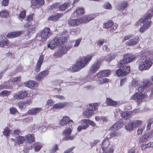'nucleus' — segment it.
<instances>
[{
    "label": "nucleus",
    "instance_id": "nucleus-10",
    "mask_svg": "<svg viewBox=\"0 0 153 153\" xmlns=\"http://www.w3.org/2000/svg\"><path fill=\"white\" fill-rule=\"evenodd\" d=\"M31 7L34 8H38L44 4V0H31Z\"/></svg>",
    "mask_w": 153,
    "mask_h": 153
},
{
    "label": "nucleus",
    "instance_id": "nucleus-19",
    "mask_svg": "<svg viewBox=\"0 0 153 153\" xmlns=\"http://www.w3.org/2000/svg\"><path fill=\"white\" fill-rule=\"evenodd\" d=\"M139 37L135 36L132 39H129L126 42L127 45L128 46H132L137 44L139 42Z\"/></svg>",
    "mask_w": 153,
    "mask_h": 153
},
{
    "label": "nucleus",
    "instance_id": "nucleus-47",
    "mask_svg": "<svg viewBox=\"0 0 153 153\" xmlns=\"http://www.w3.org/2000/svg\"><path fill=\"white\" fill-rule=\"evenodd\" d=\"M17 143L18 144H22L24 141L25 138L24 137L22 136H19L16 138Z\"/></svg>",
    "mask_w": 153,
    "mask_h": 153
},
{
    "label": "nucleus",
    "instance_id": "nucleus-25",
    "mask_svg": "<svg viewBox=\"0 0 153 153\" xmlns=\"http://www.w3.org/2000/svg\"><path fill=\"white\" fill-rule=\"evenodd\" d=\"M115 146L114 143H112V145H110L109 147L102 150L103 152L102 153H113Z\"/></svg>",
    "mask_w": 153,
    "mask_h": 153
},
{
    "label": "nucleus",
    "instance_id": "nucleus-1",
    "mask_svg": "<svg viewBox=\"0 0 153 153\" xmlns=\"http://www.w3.org/2000/svg\"><path fill=\"white\" fill-rule=\"evenodd\" d=\"M138 62V68L141 71L148 70L152 65L151 59L148 58L143 51L141 53Z\"/></svg>",
    "mask_w": 153,
    "mask_h": 153
},
{
    "label": "nucleus",
    "instance_id": "nucleus-54",
    "mask_svg": "<svg viewBox=\"0 0 153 153\" xmlns=\"http://www.w3.org/2000/svg\"><path fill=\"white\" fill-rule=\"evenodd\" d=\"M10 94V92L9 91L4 90L0 93V96L2 97L8 96Z\"/></svg>",
    "mask_w": 153,
    "mask_h": 153
},
{
    "label": "nucleus",
    "instance_id": "nucleus-28",
    "mask_svg": "<svg viewBox=\"0 0 153 153\" xmlns=\"http://www.w3.org/2000/svg\"><path fill=\"white\" fill-rule=\"evenodd\" d=\"M68 104V103L67 102H61L55 104L53 107L56 109L66 107Z\"/></svg>",
    "mask_w": 153,
    "mask_h": 153
},
{
    "label": "nucleus",
    "instance_id": "nucleus-43",
    "mask_svg": "<svg viewBox=\"0 0 153 153\" xmlns=\"http://www.w3.org/2000/svg\"><path fill=\"white\" fill-rule=\"evenodd\" d=\"M120 135V133L119 132L116 131H114L111 133L107 135V138L108 139H110L111 137H114L118 136Z\"/></svg>",
    "mask_w": 153,
    "mask_h": 153
},
{
    "label": "nucleus",
    "instance_id": "nucleus-62",
    "mask_svg": "<svg viewBox=\"0 0 153 153\" xmlns=\"http://www.w3.org/2000/svg\"><path fill=\"white\" fill-rule=\"evenodd\" d=\"M37 144L35 147L34 150L35 152H38L41 148L42 146L40 143H38V144Z\"/></svg>",
    "mask_w": 153,
    "mask_h": 153
},
{
    "label": "nucleus",
    "instance_id": "nucleus-12",
    "mask_svg": "<svg viewBox=\"0 0 153 153\" xmlns=\"http://www.w3.org/2000/svg\"><path fill=\"white\" fill-rule=\"evenodd\" d=\"M27 91L22 90L15 93L14 97L16 99L22 100L25 98L27 96Z\"/></svg>",
    "mask_w": 153,
    "mask_h": 153
},
{
    "label": "nucleus",
    "instance_id": "nucleus-2",
    "mask_svg": "<svg viewBox=\"0 0 153 153\" xmlns=\"http://www.w3.org/2000/svg\"><path fill=\"white\" fill-rule=\"evenodd\" d=\"M98 107V105L97 103L89 104L88 108L83 112V115L85 118L90 117L93 114L94 111L97 110Z\"/></svg>",
    "mask_w": 153,
    "mask_h": 153
},
{
    "label": "nucleus",
    "instance_id": "nucleus-37",
    "mask_svg": "<svg viewBox=\"0 0 153 153\" xmlns=\"http://www.w3.org/2000/svg\"><path fill=\"white\" fill-rule=\"evenodd\" d=\"M82 68L80 67V65L77 61L76 62V64L72 66L73 70L75 72L80 70Z\"/></svg>",
    "mask_w": 153,
    "mask_h": 153
},
{
    "label": "nucleus",
    "instance_id": "nucleus-26",
    "mask_svg": "<svg viewBox=\"0 0 153 153\" xmlns=\"http://www.w3.org/2000/svg\"><path fill=\"white\" fill-rule=\"evenodd\" d=\"M71 3L70 1L65 2L59 6V10L60 11H64L71 7Z\"/></svg>",
    "mask_w": 153,
    "mask_h": 153
},
{
    "label": "nucleus",
    "instance_id": "nucleus-44",
    "mask_svg": "<svg viewBox=\"0 0 153 153\" xmlns=\"http://www.w3.org/2000/svg\"><path fill=\"white\" fill-rule=\"evenodd\" d=\"M88 127V124H83L79 126L77 128V131L79 132L81 131L82 129H85Z\"/></svg>",
    "mask_w": 153,
    "mask_h": 153
},
{
    "label": "nucleus",
    "instance_id": "nucleus-64",
    "mask_svg": "<svg viewBox=\"0 0 153 153\" xmlns=\"http://www.w3.org/2000/svg\"><path fill=\"white\" fill-rule=\"evenodd\" d=\"M10 114H13L17 112V110L14 108L12 107L10 108Z\"/></svg>",
    "mask_w": 153,
    "mask_h": 153
},
{
    "label": "nucleus",
    "instance_id": "nucleus-18",
    "mask_svg": "<svg viewBox=\"0 0 153 153\" xmlns=\"http://www.w3.org/2000/svg\"><path fill=\"white\" fill-rule=\"evenodd\" d=\"M109 139L107 138V136L103 140L101 145V148L102 150H103L105 148L109 147L110 145H112V144L113 143H112L109 142Z\"/></svg>",
    "mask_w": 153,
    "mask_h": 153
},
{
    "label": "nucleus",
    "instance_id": "nucleus-9",
    "mask_svg": "<svg viewBox=\"0 0 153 153\" xmlns=\"http://www.w3.org/2000/svg\"><path fill=\"white\" fill-rule=\"evenodd\" d=\"M54 40L57 45L59 47L68 41L67 38L64 36H62L60 37H56Z\"/></svg>",
    "mask_w": 153,
    "mask_h": 153
},
{
    "label": "nucleus",
    "instance_id": "nucleus-60",
    "mask_svg": "<svg viewBox=\"0 0 153 153\" xmlns=\"http://www.w3.org/2000/svg\"><path fill=\"white\" fill-rule=\"evenodd\" d=\"M82 40V38H80L79 39H77L75 40V43L74 45V46L75 47H78L79 44Z\"/></svg>",
    "mask_w": 153,
    "mask_h": 153
},
{
    "label": "nucleus",
    "instance_id": "nucleus-15",
    "mask_svg": "<svg viewBox=\"0 0 153 153\" xmlns=\"http://www.w3.org/2000/svg\"><path fill=\"white\" fill-rule=\"evenodd\" d=\"M100 61L94 63L92 65L89 69V71L91 73H94L99 69L100 66Z\"/></svg>",
    "mask_w": 153,
    "mask_h": 153
},
{
    "label": "nucleus",
    "instance_id": "nucleus-41",
    "mask_svg": "<svg viewBox=\"0 0 153 153\" xmlns=\"http://www.w3.org/2000/svg\"><path fill=\"white\" fill-rule=\"evenodd\" d=\"M56 46L57 45L54 40H51L49 44H47L48 47H49L51 49H54Z\"/></svg>",
    "mask_w": 153,
    "mask_h": 153
},
{
    "label": "nucleus",
    "instance_id": "nucleus-8",
    "mask_svg": "<svg viewBox=\"0 0 153 153\" xmlns=\"http://www.w3.org/2000/svg\"><path fill=\"white\" fill-rule=\"evenodd\" d=\"M146 95L145 94H140L137 92L134 94L131 97V100H134L140 103L143 101L145 98L146 97Z\"/></svg>",
    "mask_w": 153,
    "mask_h": 153
},
{
    "label": "nucleus",
    "instance_id": "nucleus-50",
    "mask_svg": "<svg viewBox=\"0 0 153 153\" xmlns=\"http://www.w3.org/2000/svg\"><path fill=\"white\" fill-rule=\"evenodd\" d=\"M53 55L56 57H60L63 55L61 50L59 49L53 53Z\"/></svg>",
    "mask_w": 153,
    "mask_h": 153
},
{
    "label": "nucleus",
    "instance_id": "nucleus-16",
    "mask_svg": "<svg viewBox=\"0 0 153 153\" xmlns=\"http://www.w3.org/2000/svg\"><path fill=\"white\" fill-rule=\"evenodd\" d=\"M44 56L43 55H40L37 62L35 70L36 72H39L40 69L41 67L44 60Z\"/></svg>",
    "mask_w": 153,
    "mask_h": 153
},
{
    "label": "nucleus",
    "instance_id": "nucleus-31",
    "mask_svg": "<svg viewBox=\"0 0 153 153\" xmlns=\"http://www.w3.org/2000/svg\"><path fill=\"white\" fill-rule=\"evenodd\" d=\"M36 27L35 25H33V26L30 27L29 29L26 31V34H25L26 36H30L35 32V27Z\"/></svg>",
    "mask_w": 153,
    "mask_h": 153
},
{
    "label": "nucleus",
    "instance_id": "nucleus-24",
    "mask_svg": "<svg viewBox=\"0 0 153 153\" xmlns=\"http://www.w3.org/2000/svg\"><path fill=\"white\" fill-rule=\"evenodd\" d=\"M123 126V123L122 122H118L113 125L111 128V129L113 131H115L120 129Z\"/></svg>",
    "mask_w": 153,
    "mask_h": 153
},
{
    "label": "nucleus",
    "instance_id": "nucleus-40",
    "mask_svg": "<svg viewBox=\"0 0 153 153\" xmlns=\"http://www.w3.org/2000/svg\"><path fill=\"white\" fill-rule=\"evenodd\" d=\"M113 24L112 21L109 20L105 22L104 25L103 27L105 28H108L111 27Z\"/></svg>",
    "mask_w": 153,
    "mask_h": 153
},
{
    "label": "nucleus",
    "instance_id": "nucleus-27",
    "mask_svg": "<svg viewBox=\"0 0 153 153\" xmlns=\"http://www.w3.org/2000/svg\"><path fill=\"white\" fill-rule=\"evenodd\" d=\"M42 110L41 108H32L27 111L28 114L30 115H35L39 112Z\"/></svg>",
    "mask_w": 153,
    "mask_h": 153
},
{
    "label": "nucleus",
    "instance_id": "nucleus-57",
    "mask_svg": "<svg viewBox=\"0 0 153 153\" xmlns=\"http://www.w3.org/2000/svg\"><path fill=\"white\" fill-rule=\"evenodd\" d=\"M104 77H107L110 74V71L109 70H105L102 71Z\"/></svg>",
    "mask_w": 153,
    "mask_h": 153
},
{
    "label": "nucleus",
    "instance_id": "nucleus-5",
    "mask_svg": "<svg viewBox=\"0 0 153 153\" xmlns=\"http://www.w3.org/2000/svg\"><path fill=\"white\" fill-rule=\"evenodd\" d=\"M141 22L143 24V25L139 29V30L140 33H143L150 27L151 21H149V20H139L135 24L137 25H141Z\"/></svg>",
    "mask_w": 153,
    "mask_h": 153
},
{
    "label": "nucleus",
    "instance_id": "nucleus-56",
    "mask_svg": "<svg viewBox=\"0 0 153 153\" xmlns=\"http://www.w3.org/2000/svg\"><path fill=\"white\" fill-rule=\"evenodd\" d=\"M59 3H56L53 4L51 6V8L52 10H56L58 8H59Z\"/></svg>",
    "mask_w": 153,
    "mask_h": 153
},
{
    "label": "nucleus",
    "instance_id": "nucleus-20",
    "mask_svg": "<svg viewBox=\"0 0 153 153\" xmlns=\"http://www.w3.org/2000/svg\"><path fill=\"white\" fill-rule=\"evenodd\" d=\"M48 74V71L47 70H45L38 74L36 76V80L39 81L41 79L46 77Z\"/></svg>",
    "mask_w": 153,
    "mask_h": 153
},
{
    "label": "nucleus",
    "instance_id": "nucleus-51",
    "mask_svg": "<svg viewBox=\"0 0 153 153\" xmlns=\"http://www.w3.org/2000/svg\"><path fill=\"white\" fill-rule=\"evenodd\" d=\"M72 132V130L70 128H66L63 131L64 135H70Z\"/></svg>",
    "mask_w": 153,
    "mask_h": 153
},
{
    "label": "nucleus",
    "instance_id": "nucleus-45",
    "mask_svg": "<svg viewBox=\"0 0 153 153\" xmlns=\"http://www.w3.org/2000/svg\"><path fill=\"white\" fill-rule=\"evenodd\" d=\"M29 21L27 23H26L24 26V27L25 28H29L30 27L33 26V23L34 22V20H28Z\"/></svg>",
    "mask_w": 153,
    "mask_h": 153
},
{
    "label": "nucleus",
    "instance_id": "nucleus-59",
    "mask_svg": "<svg viewBox=\"0 0 153 153\" xmlns=\"http://www.w3.org/2000/svg\"><path fill=\"white\" fill-rule=\"evenodd\" d=\"M104 8L106 9L110 10L112 8V6L109 2H108L105 4Z\"/></svg>",
    "mask_w": 153,
    "mask_h": 153
},
{
    "label": "nucleus",
    "instance_id": "nucleus-11",
    "mask_svg": "<svg viewBox=\"0 0 153 153\" xmlns=\"http://www.w3.org/2000/svg\"><path fill=\"white\" fill-rule=\"evenodd\" d=\"M90 20H69L68 23L69 25L71 26H77L82 23H87Z\"/></svg>",
    "mask_w": 153,
    "mask_h": 153
},
{
    "label": "nucleus",
    "instance_id": "nucleus-6",
    "mask_svg": "<svg viewBox=\"0 0 153 153\" xmlns=\"http://www.w3.org/2000/svg\"><path fill=\"white\" fill-rule=\"evenodd\" d=\"M116 71L117 75L118 76H123L126 75L130 72V68L129 66L122 65Z\"/></svg>",
    "mask_w": 153,
    "mask_h": 153
},
{
    "label": "nucleus",
    "instance_id": "nucleus-17",
    "mask_svg": "<svg viewBox=\"0 0 153 153\" xmlns=\"http://www.w3.org/2000/svg\"><path fill=\"white\" fill-rule=\"evenodd\" d=\"M128 6V2L126 1H123L119 3L116 6L117 10L123 11Z\"/></svg>",
    "mask_w": 153,
    "mask_h": 153
},
{
    "label": "nucleus",
    "instance_id": "nucleus-61",
    "mask_svg": "<svg viewBox=\"0 0 153 153\" xmlns=\"http://www.w3.org/2000/svg\"><path fill=\"white\" fill-rule=\"evenodd\" d=\"M10 132V131L9 128L7 127L6 128L3 132V134L7 137V136H9Z\"/></svg>",
    "mask_w": 153,
    "mask_h": 153
},
{
    "label": "nucleus",
    "instance_id": "nucleus-4",
    "mask_svg": "<svg viewBox=\"0 0 153 153\" xmlns=\"http://www.w3.org/2000/svg\"><path fill=\"white\" fill-rule=\"evenodd\" d=\"M93 56V54H88L85 56L79 58L77 61L82 68L86 66L91 60L92 57Z\"/></svg>",
    "mask_w": 153,
    "mask_h": 153
},
{
    "label": "nucleus",
    "instance_id": "nucleus-30",
    "mask_svg": "<svg viewBox=\"0 0 153 153\" xmlns=\"http://www.w3.org/2000/svg\"><path fill=\"white\" fill-rule=\"evenodd\" d=\"M25 138L28 143H32L35 141L34 135L33 134H28L26 136Z\"/></svg>",
    "mask_w": 153,
    "mask_h": 153
},
{
    "label": "nucleus",
    "instance_id": "nucleus-49",
    "mask_svg": "<svg viewBox=\"0 0 153 153\" xmlns=\"http://www.w3.org/2000/svg\"><path fill=\"white\" fill-rule=\"evenodd\" d=\"M58 149L57 145L56 144L50 149V152L51 153H57L56 151Z\"/></svg>",
    "mask_w": 153,
    "mask_h": 153
},
{
    "label": "nucleus",
    "instance_id": "nucleus-22",
    "mask_svg": "<svg viewBox=\"0 0 153 153\" xmlns=\"http://www.w3.org/2000/svg\"><path fill=\"white\" fill-rule=\"evenodd\" d=\"M25 85L31 88H35L38 85V83L36 82L33 81H29L27 82H25Z\"/></svg>",
    "mask_w": 153,
    "mask_h": 153
},
{
    "label": "nucleus",
    "instance_id": "nucleus-48",
    "mask_svg": "<svg viewBox=\"0 0 153 153\" xmlns=\"http://www.w3.org/2000/svg\"><path fill=\"white\" fill-rule=\"evenodd\" d=\"M75 138V137L74 136H70V135H66L64 137L62 140L63 141H68L69 140H72Z\"/></svg>",
    "mask_w": 153,
    "mask_h": 153
},
{
    "label": "nucleus",
    "instance_id": "nucleus-21",
    "mask_svg": "<svg viewBox=\"0 0 153 153\" xmlns=\"http://www.w3.org/2000/svg\"><path fill=\"white\" fill-rule=\"evenodd\" d=\"M23 32V31L22 30L9 33L6 35V37L8 38H15L19 36Z\"/></svg>",
    "mask_w": 153,
    "mask_h": 153
},
{
    "label": "nucleus",
    "instance_id": "nucleus-58",
    "mask_svg": "<svg viewBox=\"0 0 153 153\" xmlns=\"http://www.w3.org/2000/svg\"><path fill=\"white\" fill-rule=\"evenodd\" d=\"M133 123L134 125L136 127H137L140 126L142 124V121L140 120H135L133 121Z\"/></svg>",
    "mask_w": 153,
    "mask_h": 153
},
{
    "label": "nucleus",
    "instance_id": "nucleus-36",
    "mask_svg": "<svg viewBox=\"0 0 153 153\" xmlns=\"http://www.w3.org/2000/svg\"><path fill=\"white\" fill-rule=\"evenodd\" d=\"M84 9L83 8L78 7L76 9L75 12L76 13V16H81L85 13Z\"/></svg>",
    "mask_w": 153,
    "mask_h": 153
},
{
    "label": "nucleus",
    "instance_id": "nucleus-29",
    "mask_svg": "<svg viewBox=\"0 0 153 153\" xmlns=\"http://www.w3.org/2000/svg\"><path fill=\"white\" fill-rule=\"evenodd\" d=\"M106 103L108 106H115L117 104V101H114L110 98H107L105 100Z\"/></svg>",
    "mask_w": 153,
    "mask_h": 153
},
{
    "label": "nucleus",
    "instance_id": "nucleus-46",
    "mask_svg": "<svg viewBox=\"0 0 153 153\" xmlns=\"http://www.w3.org/2000/svg\"><path fill=\"white\" fill-rule=\"evenodd\" d=\"M97 78H96L97 76L96 75H95L93 76L92 79L94 80H97V79L98 78H101L104 77L103 74L102 73V71H100L97 74Z\"/></svg>",
    "mask_w": 153,
    "mask_h": 153
},
{
    "label": "nucleus",
    "instance_id": "nucleus-52",
    "mask_svg": "<svg viewBox=\"0 0 153 153\" xmlns=\"http://www.w3.org/2000/svg\"><path fill=\"white\" fill-rule=\"evenodd\" d=\"M26 13L25 10L22 11L19 15V18L22 19H24L26 16Z\"/></svg>",
    "mask_w": 153,
    "mask_h": 153
},
{
    "label": "nucleus",
    "instance_id": "nucleus-38",
    "mask_svg": "<svg viewBox=\"0 0 153 153\" xmlns=\"http://www.w3.org/2000/svg\"><path fill=\"white\" fill-rule=\"evenodd\" d=\"M9 15V13L6 10H3L0 12V17L2 18H7Z\"/></svg>",
    "mask_w": 153,
    "mask_h": 153
},
{
    "label": "nucleus",
    "instance_id": "nucleus-3",
    "mask_svg": "<svg viewBox=\"0 0 153 153\" xmlns=\"http://www.w3.org/2000/svg\"><path fill=\"white\" fill-rule=\"evenodd\" d=\"M93 56V54H88L85 56L79 58L77 61L82 68L86 66L91 60L92 57Z\"/></svg>",
    "mask_w": 153,
    "mask_h": 153
},
{
    "label": "nucleus",
    "instance_id": "nucleus-33",
    "mask_svg": "<svg viewBox=\"0 0 153 153\" xmlns=\"http://www.w3.org/2000/svg\"><path fill=\"white\" fill-rule=\"evenodd\" d=\"M121 115L123 118L127 119L132 116V113L131 111L124 112Z\"/></svg>",
    "mask_w": 153,
    "mask_h": 153
},
{
    "label": "nucleus",
    "instance_id": "nucleus-53",
    "mask_svg": "<svg viewBox=\"0 0 153 153\" xmlns=\"http://www.w3.org/2000/svg\"><path fill=\"white\" fill-rule=\"evenodd\" d=\"M140 82L136 79H133L132 82V85L133 87H136L139 86Z\"/></svg>",
    "mask_w": 153,
    "mask_h": 153
},
{
    "label": "nucleus",
    "instance_id": "nucleus-63",
    "mask_svg": "<svg viewBox=\"0 0 153 153\" xmlns=\"http://www.w3.org/2000/svg\"><path fill=\"white\" fill-rule=\"evenodd\" d=\"M144 88L142 85H140L138 87H137L136 88L137 90L139 93H142L143 91Z\"/></svg>",
    "mask_w": 153,
    "mask_h": 153
},
{
    "label": "nucleus",
    "instance_id": "nucleus-14",
    "mask_svg": "<svg viewBox=\"0 0 153 153\" xmlns=\"http://www.w3.org/2000/svg\"><path fill=\"white\" fill-rule=\"evenodd\" d=\"M52 33L48 27H45L42 30L41 36L43 39H47L51 35Z\"/></svg>",
    "mask_w": 153,
    "mask_h": 153
},
{
    "label": "nucleus",
    "instance_id": "nucleus-35",
    "mask_svg": "<svg viewBox=\"0 0 153 153\" xmlns=\"http://www.w3.org/2000/svg\"><path fill=\"white\" fill-rule=\"evenodd\" d=\"M141 85L145 88L151 85V83L149 79H146L143 80V81L141 82Z\"/></svg>",
    "mask_w": 153,
    "mask_h": 153
},
{
    "label": "nucleus",
    "instance_id": "nucleus-55",
    "mask_svg": "<svg viewBox=\"0 0 153 153\" xmlns=\"http://www.w3.org/2000/svg\"><path fill=\"white\" fill-rule=\"evenodd\" d=\"M152 16L153 15L151 13L147 12L144 15V19H150Z\"/></svg>",
    "mask_w": 153,
    "mask_h": 153
},
{
    "label": "nucleus",
    "instance_id": "nucleus-13",
    "mask_svg": "<svg viewBox=\"0 0 153 153\" xmlns=\"http://www.w3.org/2000/svg\"><path fill=\"white\" fill-rule=\"evenodd\" d=\"M73 121L70 120L69 117L67 116L63 117L60 122V124L62 126L68 124L69 126H71L73 125Z\"/></svg>",
    "mask_w": 153,
    "mask_h": 153
},
{
    "label": "nucleus",
    "instance_id": "nucleus-42",
    "mask_svg": "<svg viewBox=\"0 0 153 153\" xmlns=\"http://www.w3.org/2000/svg\"><path fill=\"white\" fill-rule=\"evenodd\" d=\"M149 139L147 134H146L142 136L140 140V143H145Z\"/></svg>",
    "mask_w": 153,
    "mask_h": 153
},
{
    "label": "nucleus",
    "instance_id": "nucleus-32",
    "mask_svg": "<svg viewBox=\"0 0 153 153\" xmlns=\"http://www.w3.org/2000/svg\"><path fill=\"white\" fill-rule=\"evenodd\" d=\"M9 44L8 40L6 38L1 40L0 41V47L7 48L8 47V45Z\"/></svg>",
    "mask_w": 153,
    "mask_h": 153
},
{
    "label": "nucleus",
    "instance_id": "nucleus-23",
    "mask_svg": "<svg viewBox=\"0 0 153 153\" xmlns=\"http://www.w3.org/2000/svg\"><path fill=\"white\" fill-rule=\"evenodd\" d=\"M72 47L71 45H68L66 46H64V44L59 47V49L61 50L63 55L65 54Z\"/></svg>",
    "mask_w": 153,
    "mask_h": 153
},
{
    "label": "nucleus",
    "instance_id": "nucleus-7",
    "mask_svg": "<svg viewBox=\"0 0 153 153\" xmlns=\"http://www.w3.org/2000/svg\"><path fill=\"white\" fill-rule=\"evenodd\" d=\"M135 56L131 54H128L123 56V59H121L120 63L123 65L126 63L130 62L135 58Z\"/></svg>",
    "mask_w": 153,
    "mask_h": 153
},
{
    "label": "nucleus",
    "instance_id": "nucleus-39",
    "mask_svg": "<svg viewBox=\"0 0 153 153\" xmlns=\"http://www.w3.org/2000/svg\"><path fill=\"white\" fill-rule=\"evenodd\" d=\"M63 14L62 13H59L55 15H52L50 16L48 19H57L61 18L63 16Z\"/></svg>",
    "mask_w": 153,
    "mask_h": 153
},
{
    "label": "nucleus",
    "instance_id": "nucleus-34",
    "mask_svg": "<svg viewBox=\"0 0 153 153\" xmlns=\"http://www.w3.org/2000/svg\"><path fill=\"white\" fill-rule=\"evenodd\" d=\"M128 121V123H126L125 127L127 131H130L133 129V126L134 127V125H133L131 121L129 120Z\"/></svg>",
    "mask_w": 153,
    "mask_h": 153
}]
</instances>
